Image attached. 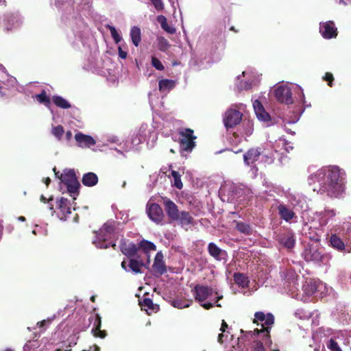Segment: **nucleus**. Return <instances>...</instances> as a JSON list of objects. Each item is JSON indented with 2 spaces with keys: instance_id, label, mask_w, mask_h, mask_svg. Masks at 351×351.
Listing matches in <instances>:
<instances>
[{
  "instance_id": "f257e3e1",
  "label": "nucleus",
  "mask_w": 351,
  "mask_h": 351,
  "mask_svg": "<svg viewBox=\"0 0 351 351\" xmlns=\"http://www.w3.org/2000/svg\"><path fill=\"white\" fill-rule=\"evenodd\" d=\"M319 191L330 197H339L345 191V173L337 166L322 169L316 174Z\"/></svg>"
},
{
  "instance_id": "f03ea898",
  "label": "nucleus",
  "mask_w": 351,
  "mask_h": 351,
  "mask_svg": "<svg viewBox=\"0 0 351 351\" xmlns=\"http://www.w3.org/2000/svg\"><path fill=\"white\" fill-rule=\"evenodd\" d=\"M93 322V327L91 330V333L95 337L104 339L107 336L106 330H101V317L99 314H96L95 317L90 316L87 321L84 319V323L82 326H79L75 328L77 333L82 331H86L90 326L91 322Z\"/></svg>"
},
{
  "instance_id": "7ed1b4c3",
  "label": "nucleus",
  "mask_w": 351,
  "mask_h": 351,
  "mask_svg": "<svg viewBox=\"0 0 351 351\" xmlns=\"http://www.w3.org/2000/svg\"><path fill=\"white\" fill-rule=\"evenodd\" d=\"M179 135V143L182 150L191 152L195 147V140L197 136L194 135L193 130L191 128H180L178 131Z\"/></svg>"
},
{
  "instance_id": "20e7f679",
  "label": "nucleus",
  "mask_w": 351,
  "mask_h": 351,
  "mask_svg": "<svg viewBox=\"0 0 351 351\" xmlns=\"http://www.w3.org/2000/svg\"><path fill=\"white\" fill-rule=\"evenodd\" d=\"M243 117V114L234 108L228 109L223 115V122L227 130L232 128L239 125Z\"/></svg>"
},
{
  "instance_id": "39448f33",
  "label": "nucleus",
  "mask_w": 351,
  "mask_h": 351,
  "mask_svg": "<svg viewBox=\"0 0 351 351\" xmlns=\"http://www.w3.org/2000/svg\"><path fill=\"white\" fill-rule=\"evenodd\" d=\"M303 256L307 262L319 263L323 258V250L317 245H308L304 251Z\"/></svg>"
},
{
  "instance_id": "423d86ee",
  "label": "nucleus",
  "mask_w": 351,
  "mask_h": 351,
  "mask_svg": "<svg viewBox=\"0 0 351 351\" xmlns=\"http://www.w3.org/2000/svg\"><path fill=\"white\" fill-rule=\"evenodd\" d=\"M147 213L151 220L156 223H161L164 219V213L160 206L156 203H147Z\"/></svg>"
},
{
  "instance_id": "0eeeda50",
  "label": "nucleus",
  "mask_w": 351,
  "mask_h": 351,
  "mask_svg": "<svg viewBox=\"0 0 351 351\" xmlns=\"http://www.w3.org/2000/svg\"><path fill=\"white\" fill-rule=\"evenodd\" d=\"M274 95L276 99L282 104H291L293 102L292 93L289 87L280 86L274 90Z\"/></svg>"
},
{
  "instance_id": "6e6552de",
  "label": "nucleus",
  "mask_w": 351,
  "mask_h": 351,
  "mask_svg": "<svg viewBox=\"0 0 351 351\" xmlns=\"http://www.w3.org/2000/svg\"><path fill=\"white\" fill-rule=\"evenodd\" d=\"M193 291L195 301L199 303L205 302L213 294L214 289L205 285H197Z\"/></svg>"
},
{
  "instance_id": "1a4fd4ad",
  "label": "nucleus",
  "mask_w": 351,
  "mask_h": 351,
  "mask_svg": "<svg viewBox=\"0 0 351 351\" xmlns=\"http://www.w3.org/2000/svg\"><path fill=\"white\" fill-rule=\"evenodd\" d=\"M119 248L121 253L128 258L136 257L138 252V247H137V244L125 239H122L121 240Z\"/></svg>"
},
{
  "instance_id": "9d476101",
  "label": "nucleus",
  "mask_w": 351,
  "mask_h": 351,
  "mask_svg": "<svg viewBox=\"0 0 351 351\" xmlns=\"http://www.w3.org/2000/svg\"><path fill=\"white\" fill-rule=\"evenodd\" d=\"M57 207L59 210L58 217L61 220H66L71 213L70 202L65 197H60L57 200Z\"/></svg>"
},
{
  "instance_id": "9b49d317",
  "label": "nucleus",
  "mask_w": 351,
  "mask_h": 351,
  "mask_svg": "<svg viewBox=\"0 0 351 351\" xmlns=\"http://www.w3.org/2000/svg\"><path fill=\"white\" fill-rule=\"evenodd\" d=\"M319 32L326 39L336 38L337 36V29L335 26V23L332 21L320 23Z\"/></svg>"
},
{
  "instance_id": "f8f14e48",
  "label": "nucleus",
  "mask_w": 351,
  "mask_h": 351,
  "mask_svg": "<svg viewBox=\"0 0 351 351\" xmlns=\"http://www.w3.org/2000/svg\"><path fill=\"white\" fill-rule=\"evenodd\" d=\"M150 261L147 260L146 263H144L143 260L140 258L139 256H136V257L129 258H128V270L129 272L132 271V273L137 274L142 273V267H145L147 268L149 265Z\"/></svg>"
},
{
  "instance_id": "ddd939ff",
  "label": "nucleus",
  "mask_w": 351,
  "mask_h": 351,
  "mask_svg": "<svg viewBox=\"0 0 351 351\" xmlns=\"http://www.w3.org/2000/svg\"><path fill=\"white\" fill-rule=\"evenodd\" d=\"M163 204L168 217L173 221H177L179 219V210L178 206L167 197H162Z\"/></svg>"
},
{
  "instance_id": "4468645a",
  "label": "nucleus",
  "mask_w": 351,
  "mask_h": 351,
  "mask_svg": "<svg viewBox=\"0 0 351 351\" xmlns=\"http://www.w3.org/2000/svg\"><path fill=\"white\" fill-rule=\"evenodd\" d=\"M262 154L261 148L252 147L250 148L244 155L243 160L245 165L250 166L256 162L261 154Z\"/></svg>"
},
{
  "instance_id": "2eb2a0df",
  "label": "nucleus",
  "mask_w": 351,
  "mask_h": 351,
  "mask_svg": "<svg viewBox=\"0 0 351 351\" xmlns=\"http://www.w3.org/2000/svg\"><path fill=\"white\" fill-rule=\"evenodd\" d=\"M138 303L141 309L145 311L148 315L156 313L160 308L159 305L154 304L152 300L149 298L144 297L143 299L138 300Z\"/></svg>"
},
{
  "instance_id": "dca6fc26",
  "label": "nucleus",
  "mask_w": 351,
  "mask_h": 351,
  "mask_svg": "<svg viewBox=\"0 0 351 351\" xmlns=\"http://www.w3.org/2000/svg\"><path fill=\"white\" fill-rule=\"evenodd\" d=\"M278 214L281 219L285 221H290L292 219L296 217V215L293 209L290 208L287 205L280 203L277 207Z\"/></svg>"
},
{
  "instance_id": "f3484780",
  "label": "nucleus",
  "mask_w": 351,
  "mask_h": 351,
  "mask_svg": "<svg viewBox=\"0 0 351 351\" xmlns=\"http://www.w3.org/2000/svg\"><path fill=\"white\" fill-rule=\"evenodd\" d=\"M75 139L77 145L81 147H90L96 143L92 136L84 134L81 132H78L75 135Z\"/></svg>"
},
{
  "instance_id": "a211bd4d",
  "label": "nucleus",
  "mask_w": 351,
  "mask_h": 351,
  "mask_svg": "<svg viewBox=\"0 0 351 351\" xmlns=\"http://www.w3.org/2000/svg\"><path fill=\"white\" fill-rule=\"evenodd\" d=\"M114 231V227L112 224L106 223L100 228L99 231L97 233V239L99 241L105 242L110 235Z\"/></svg>"
},
{
  "instance_id": "6ab92c4d",
  "label": "nucleus",
  "mask_w": 351,
  "mask_h": 351,
  "mask_svg": "<svg viewBox=\"0 0 351 351\" xmlns=\"http://www.w3.org/2000/svg\"><path fill=\"white\" fill-rule=\"evenodd\" d=\"M258 321H265V324L267 326V328H269L274 324V317L271 313H267L265 315L263 312L258 311L256 312L254 314L253 323L257 324Z\"/></svg>"
},
{
  "instance_id": "aec40b11",
  "label": "nucleus",
  "mask_w": 351,
  "mask_h": 351,
  "mask_svg": "<svg viewBox=\"0 0 351 351\" xmlns=\"http://www.w3.org/2000/svg\"><path fill=\"white\" fill-rule=\"evenodd\" d=\"M278 242L285 247L291 249L295 245V239L293 234L291 232H287L284 234L278 236Z\"/></svg>"
},
{
  "instance_id": "412c9836",
  "label": "nucleus",
  "mask_w": 351,
  "mask_h": 351,
  "mask_svg": "<svg viewBox=\"0 0 351 351\" xmlns=\"http://www.w3.org/2000/svg\"><path fill=\"white\" fill-rule=\"evenodd\" d=\"M162 258V255L160 253H158L155 257L152 266L154 270L158 273L160 275H162L167 271V267Z\"/></svg>"
},
{
  "instance_id": "4be33fe9",
  "label": "nucleus",
  "mask_w": 351,
  "mask_h": 351,
  "mask_svg": "<svg viewBox=\"0 0 351 351\" xmlns=\"http://www.w3.org/2000/svg\"><path fill=\"white\" fill-rule=\"evenodd\" d=\"M137 247H138V251L141 250L145 254L147 260H149V252L156 250V246L154 243L145 239L137 244Z\"/></svg>"
},
{
  "instance_id": "5701e85b",
  "label": "nucleus",
  "mask_w": 351,
  "mask_h": 351,
  "mask_svg": "<svg viewBox=\"0 0 351 351\" xmlns=\"http://www.w3.org/2000/svg\"><path fill=\"white\" fill-rule=\"evenodd\" d=\"M330 243L331 246L337 250L339 252L346 251V242L345 243L339 236L337 234H332L330 238Z\"/></svg>"
},
{
  "instance_id": "b1692460",
  "label": "nucleus",
  "mask_w": 351,
  "mask_h": 351,
  "mask_svg": "<svg viewBox=\"0 0 351 351\" xmlns=\"http://www.w3.org/2000/svg\"><path fill=\"white\" fill-rule=\"evenodd\" d=\"M60 180L65 185L71 184L73 182L77 180L76 175H75V172L73 169H69V170L64 171L63 173L60 174Z\"/></svg>"
},
{
  "instance_id": "393cba45",
  "label": "nucleus",
  "mask_w": 351,
  "mask_h": 351,
  "mask_svg": "<svg viewBox=\"0 0 351 351\" xmlns=\"http://www.w3.org/2000/svg\"><path fill=\"white\" fill-rule=\"evenodd\" d=\"M82 182L86 186H94L98 182V177L95 173L88 172L84 174Z\"/></svg>"
},
{
  "instance_id": "a878e982",
  "label": "nucleus",
  "mask_w": 351,
  "mask_h": 351,
  "mask_svg": "<svg viewBox=\"0 0 351 351\" xmlns=\"http://www.w3.org/2000/svg\"><path fill=\"white\" fill-rule=\"evenodd\" d=\"M317 290V286L315 281L310 279L306 280L303 285V291L307 295H313Z\"/></svg>"
},
{
  "instance_id": "bb28decb",
  "label": "nucleus",
  "mask_w": 351,
  "mask_h": 351,
  "mask_svg": "<svg viewBox=\"0 0 351 351\" xmlns=\"http://www.w3.org/2000/svg\"><path fill=\"white\" fill-rule=\"evenodd\" d=\"M343 229L346 245L351 249V217L343 223Z\"/></svg>"
},
{
  "instance_id": "cd10ccee",
  "label": "nucleus",
  "mask_w": 351,
  "mask_h": 351,
  "mask_svg": "<svg viewBox=\"0 0 351 351\" xmlns=\"http://www.w3.org/2000/svg\"><path fill=\"white\" fill-rule=\"evenodd\" d=\"M176 86V82L172 80L163 79L159 81L158 87L160 92L170 90Z\"/></svg>"
},
{
  "instance_id": "c85d7f7f",
  "label": "nucleus",
  "mask_w": 351,
  "mask_h": 351,
  "mask_svg": "<svg viewBox=\"0 0 351 351\" xmlns=\"http://www.w3.org/2000/svg\"><path fill=\"white\" fill-rule=\"evenodd\" d=\"M52 101L57 107L62 109H69L71 106L67 100L59 95H53Z\"/></svg>"
},
{
  "instance_id": "c756f323",
  "label": "nucleus",
  "mask_w": 351,
  "mask_h": 351,
  "mask_svg": "<svg viewBox=\"0 0 351 351\" xmlns=\"http://www.w3.org/2000/svg\"><path fill=\"white\" fill-rule=\"evenodd\" d=\"M208 251L209 254L217 261H220V255L222 250L220 249L215 243L211 242L208 243Z\"/></svg>"
},
{
  "instance_id": "7c9ffc66",
  "label": "nucleus",
  "mask_w": 351,
  "mask_h": 351,
  "mask_svg": "<svg viewBox=\"0 0 351 351\" xmlns=\"http://www.w3.org/2000/svg\"><path fill=\"white\" fill-rule=\"evenodd\" d=\"M130 37L132 43L136 47H138L141 40V33L140 28L136 26L132 27L130 30Z\"/></svg>"
},
{
  "instance_id": "2f4dec72",
  "label": "nucleus",
  "mask_w": 351,
  "mask_h": 351,
  "mask_svg": "<svg viewBox=\"0 0 351 351\" xmlns=\"http://www.w3.org/2000/svg\"><path fill=\"white\" fill-rule=\"evenodd\" d=\"M234 282L239 286L245 288L248 286L249 280L248 278L246 277L243 274L241 273H234Z\"/></svg>"
},
{
  "instance_id": "473e14b6",
  "label": "nucleus",
  "mask_w": 351,
  "mask_h": 351,
  "mask_svg": "<svg viewBox=\"0 0 351 351\" xmlns=\"http://www.w3.org/2000/svg\"><path fill=\"white\" fill-rule=\"evenodd\" d=\"M178 220L182 225H189L193 223V218L189 212L182 211L179 213Z\"/></svg>"
},
{
  "instance_id": "72a5a7b5",
  "label": "nucleus",
  "mask_w": 351,
  "mask_h": 351,
  "mask_svg": "<svg viewBox=\"0 0 351 351\" xmlns=\"http://www.w3.org/2000/svg\"><path fill=\"white\" fill-rule=\"evenodd\" d=\"M236 229L246 235H250L252 234V229L251 226L245 223L239 221L237 223Z\"/></svg>"
},
{
  "instance_id": "f704fd0d",
  "label": "nucleus",
  "mask_w": 351,
  "mask_h": 351,
  "mask_svg": "<svg viewBox=\"0 0 351 351\" xmlns=\"http://www.w3.org/2000/svg\"><path fill=\"white\" fill-rule=\"evenodd\" d=\"M157 41L158 49L161 51H167L171 46L169 42L162 36H158L157 38Z\"/></svg>"
},
{
  "instance_id": "c9c22d12",
  "label": "nucleus",
  "mask_w": 351,
  "mask_h": 351,
  "mask_svg": "<svg viewBox=\"0 0 351 351\" xmlns=\"http://www.w3.org/2000/svg\"><path fill=\"white\" fill-rule=\"evenodd\" d=\"M36 99L39 103L43 104L47 107H49L51 104L50 98L47 96L45 90H42L40 94L36 95Z\"/></svg>"
},
{
  "instance_id": "e433bc0d",
  "label": "nucleus",
  "mask_w": 351,
  "mask_h": 351,
  "mask_svg": "<svg viewBox=\"0 0 351 351\" xmlns=\"http://www.w3.org/2000/svg\"><path fill=\"white\" fill-rule=\"evenodd\" d=\"M192 302V300L177 298L172 302V304L176 308H183L189 307Z\"/></svg>"
},
{
  "instance_id": "4c0bfd02",
  "label": "nucleus",
  "mask_w": 351,
  "mask_h": 351,
  "mask_svg": "<svg viewBox=\"0 0 351 351\" xmlns=\"http://www.w3.org/2000/svg\"><path fill=\"white\" fill-rule=\"evenodd\" d=\"M66 186L68 192L71 194V195H79V189L80 186V184L78 180L73 182L71 184H69Z\"/></svg>"
},
{
  "instance_id": "58836bf2",
  "label": "nucleus",
  "mask_w": 351,
  "mask_h": 351,
  "mask_svg": "<svg viewBox=\"0 0 351 351\" xmlns=\"http://www.w3.org/2000/svg\"><path fill=\"white\" fill-rule=\"evenodd\" d=\"M229 328V326L228 324L226 322L225 320H222L221 325L220 328L221 333L219 334L217 341L219 343L223 344L224 342L223 338L225 337L224 333L226 332V330Z\"/></svg>"
},
{
  "instance_id": "ea45409f",
  "label": "nucleus",
  "mask_w": 351,
  "mask_h": 351,
  "mask_svg": "<svg viewBox=\"0 0 351 351\" xmlns=\"http://www.w3.org/2000/svg\"><path fill=\"white\" fill-rule=\"evenodd\" d=\"M106 27L110 30L111 36L113 38L114 43L117 44L119 43L121 40L122 38L117 32L116 28L114 26L110 25H108Z\"/></svg>"
},
{
  "instance_id": "a19ab883",
  "label": "nucleus",
  "mask_w": 351,
  "mask_h": 351,
  "mask_svg": "<svg viewBox=\"0 0 351 351\" xmlns=\"http://www.w3.org/2000/svg\"><path fill=\"white\" fill-rule=\"evenodd\" d=\"M171 176H172V177L173 178V180H174V186L177 189H181L182 188V186H183V184H182V182L181 179H180V173L178 171L173 170L171 171Z\"/></svg>"
},
{
  "instance_id": "79ce46f5",
  "label": "nucleus",
  "mask_w": 351,
  "mask_h": 351,
  "mask_svg": "<svg viewBox=\"0 0 351 351\" xmlns=\"http://www.w3.org/2000/svg\"><path fill=\"white\" fill-rule=\"evenodd\" d=\"M64 132V128L60 125L53 127L51 130L52 134L54 136H56L59 141L61 140Z\"/></svg>"
},
{
  "instance_id": "37998d69",
  "label": "nucleus",
  "mask_w": 351,
  "mask_h": 351,
  "mask_svg": "<svg viewBox=\"0 0 351 351\" xmlns=\"http://www.w3.org/2000/svg\"><path fill=\"white\" fill-rule=\"evenodd\" d=\"M327 347L331 351H342L338 343L332 338L330 339Z\"/></svg>"
},
{
  "instance_id": "c03bdc74",
  "label": "nucleus",
  "mask_w": 351,
  "mask_h": 351,
  "mask_svg": "<svg viewBox=\"0 0 351 351\" xmlns=\"http://www.w3.org/2000/svg\"><path fill=\"white\" fill-rule=\"evenodd\" d=\"M152 65L158 71H163L165 69V66L162 62L156 57L152 58Z\"/></svg>"
},
{
  "instance_id": "a18cd8bd",
  "label": "nucleus",
  "mask_w": 351,
  "mask_h": 351,
  "mask_svg": "<svg viewBox=\"0 0 351 351\" xmlns=\"http://www.w3.org/2000/svg\"><path fill=\"white\" fill-rule=\"evenodd\" d=\"M155 9L158 11H162L165 8L162 0H150Z\"/></svg>"
},
{
  "instance_id": "49530a36",
  "label": "nucleus",
  "mask_w": 351,
  "mask_h": 351,
  "mask_svg": "<svg viewBox=\"0 0 351 351\" xmlns=\"http://www.w3.org/2000/svg\"><path fill=\"white\" fill-rule=\"evenodd\" d=\"M254 111H255L256 116L258 115V114H260L261 112H263V110H265L263 106L258 100H256L254 101Z\"/></svg>"
},
{
  "instance_id": "de8ad7c7",
  "label": "nucleus",
  "mask_w": 351,
  "mask_h": 351,
  "mask_svg": "<svg viewBox=\"0 0 351 351\" xmlns=\"http://www.w3.org/2000/svg\"><path fill=\"white\" fill-rule=\"evenodd\" d=\"M324 81L328 82V85L330 87L332 86V82L334 80L333 75L331 73L327 72L323 77Z\"/></svg>"
},
{
  "instance_id": "09e8293b",
  "label": "nucleus",
  "mask_w": 351,
  "mask_h": 351,
  "mask_svg": "<svg viewBox=\"0 0 351 351\" xmlns=\"http://www.w3.org/2000/svg\"><path fill=\"white\" fill-rule=\"evenodd\" d=\"M322 215L324 217H327L329 219L334 217L336 215V212L333 209H325L322 213Z\"/></svg>"
},
{
  "instance_id": "8fccbe9b",
  "label": "nucleus",
  "mask_w": 351,
  "mask_h": 351,
  "mask_svg": "<svg viewBox=\"0 0 351 351\" xmlns=\"http://www.w3.org/2000/svg\"><path fill=\"white\" fill-rule=\"evenodd\" d=\"M256 117L259 120L263 121H268L270 120V115L265 111V110H263V112L258 114Z\"/></svg>"
},
{
  "instance_id": "3c124183",
  "label": "nucleus",
  "mask_w": 351,
  "mask_h": 351,
  "mask_svg": "<svg viewBox=\"0 0 351 351\" xmlns=\"http://www.w3.org/2000/svg\"><path fill=\"white\" fill-rule=\"evenodd\" d=\"M161 27L167 33L174 34L176 32V29L173 27L169 26L168 23H167L165 25L161 26Z\"/></svg>"
},
{
  "instance_id": "603ef678",
  "label": "nucleus",
  "mask_w": 351,
  "mask_h": 351,
  "mask_svg": "<svg viewBox=\"0 0 351 351\" xmlns=\"http://www.w3.org/2000/svg\"><path fill=\"white\" fill-rule=\"evenodd\" d=\"M157 21L160 24L161 26H164L167 23V18L163 15H159L156 18Z\"/></svg>"
},
{
  "instance_id": "864d4df0",
  "label": "nucleus",
  "mask_w": 351,
  "mask_h": 351,
  "mask_svg": "<svg viewBox=\"0 0 351 351\" xmlns=\"http://www.w3.org/2000/svg\"><path fill=\"white\" fill-rule=\"evenodd\" d=\"M157 21L160 24L161 26H164L167 23V18L163 15H159L156 18Z\"/></svg>"
},
{
  "instance_id": "5fc2aeb1",
  "label": "nucleus",
  "mask_w": 351,
  "mask_h": 351,
  "mask_svg": "<svg viewBox=\"0 0 351 351\" xmlns=\"http://www.w3.org/2000/svg\"><path fill=\"white\" fill-rule=\"evenodd\" d=\"M199 304L204 309L209 310V309L212 308L214 306L215 302L214 303H211V302H199Z\"/></svg>"
},
{
  "instance_id": "6e6d98bb",
  "label": "nucleus",
  "mask_w": 351,
  "mask_h": 351,
  "mask_svg": "<svg viewBox=\"0 0 351 351\" xmlns=\"http://www.w3.org/2000/svg\"><path fill=\"white\" fill-rule=\"evenodd\" d=\"M213 293H215L217 295L215 300V304H216V306L217 307H221V304H218V302L223 298V295H219L218 291H217V289H214Z\"/></svg>"
},
{
  "instance_id": "4d7b16f0",
  "label": "nucleus",
  "mask_w": 351,
  "mask_h": 351,
  "mask_svg": "<svg viewBox=\"0 0 351 351\" xmlns=\"http://www.w3.org/2000/svg\"><path fill=\"white\" fill-rule=\"evenodd\" d=\"M118 52H119V56L121 58V59H125L127 58V56H128V53L125 51H123L121 48V47H118Z\"/></svg>"
},
{
  "instance_id": "13d9d810",
  "label": "nucleus",
  "mask_w": 351,
  "mask_h": 351,
  "mask_svg": "<svg viewBox=\"0 0 351 351\" xmlns=\"http://www.w3.org/2000/svg\"><path fill=\"white\" fill-rule=\"evenodd\" d=\"M254 351H266V350H265V349L264 348V346H263V343L258 342L256 344V346H255V348H254Z\"/></svg>"
},
{
  "instance_id": "bf43d9fd",
  "label": "nucleus",
  "mask_w": 351,
  "mask_h": 351,
  "mask_svg": "<svg viewBox=\"0 0 351 351\" xmlns=\"http://www.w3.org/2000/svg\"><path fill=\"white\" fill-rule=\"evenodd\" d=\"M121 268L124 269L126 272H129L128 270V264H127L126 260L124 258L121 264Z\"/></svg>"
},
{
  "instance_id": "052dcab7",
  "label": "nucleus",
  "mask_w": 351,
  "mask_h": 351,
  "mask_svg": "<svg viewBox=\"0 0 351 351\" xmlns=\"http://www.w3.org/2000/svg\"><path fill=\"white\" fill-rule=\"evenodd\" d=\"M40 199L43 203H47V202H49L50 201H52L53 200V197H50L49 199H47L43 195H42L40 196Z\"/></svg>"
},
{
  "instance_id": "680f3d73",
  "label": "nucleus",
  "mask_w": 351,
  "mask_h": 351,
  "mask_svg": "<svg viewBox=\"0 0 351 351\" xmlns=\"http://www.w3.org/2000/svg\"><path fill=\"white\" fill-rule=\"evenodd\" d=\"M284 145L285 146V149L287 152H289V150H292V149H293V148L291 145H289L288 143H284Z\"/></svg>"
},
{
  "instance_id": "e2e57ef3",
  "label": "nucleus",
  "mask_w": 351,
  "mask_h": 351,
  "mask_svg": "<svg viewBox=\"0 0 351 351\" xmlns=\"http://www.w3.org/2000/svg\"><path fill=\"white\" fill-rule=\"evenodd\" d=\"M265 331H266V332H267V335L269 334V330H268V329H267H267L263 328V330H258V329H257V328H256V329H255V330H254V332H255L257 335H258L259 333H261V332H265Z\"/></svg>"
},
{
  "instance_id": "0e129e2a",
  "label": "nucleus",
  "mask_w": 351,
  "mask_h": 351,
  "mask_svg": "<svg viewBox=\"0 0 351 351\" xmlns=\"http://www.w3.org/2000/svg\"><path fill=\"white\" fill-rule=\"evenodd\" d=\"M72 137V132L70 130H68L66 132V138L67 140H70Z\"/></svg>"
},
{
  "instance_id": "69168bd1",
  "label": "nucleus",
  "mask_w": 351,
  "mask_h": 351,
  "mask_svg": "<svg viewBox=\"0 0 351 351\" xmlns=\"http://www.w3.org/2000/svg\"><path fill=\"white\" fill-rule=\"evenodd\" d=\"M44 182H45V184L47 185V186H49V184H50V182H51V179H50L49 178H45V180H44Z\"/></svg>"
},
{
  "instance_id": "338daca9",
  "label": "nucleus",
  "mask_w": 351,
  "mask_h": 351,
  "mask_svg": "<svg viewBox=\"0 0 351 351\" xmlns=\"http://www.w3.org/2000/svg\"><path fill=\"white\" fill-rule=\"evenodd\" d=\"M53 171L55 173L56 176L60 179V175H59V171H56V167L53 168Z\"/></svg>"
},
{
  "instance_id": "774afa93",
  "label": "nucleus",
  "mask_w": 351,
  "mask_h": 351,
  "mask_svg": "<svg viewBox=\"0 0 351 351\" xmlns=\"http://www.w3.org/2000/svg\"><path fill=\"white\" fill-rule=\"evenodd\" d=\"M49 210H50L52 213H54V212H55V210H54V208H53V206L52 204H51V205L49 206Z\"/></svg>"
}]
</instances>
